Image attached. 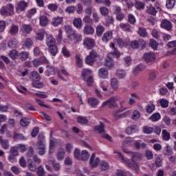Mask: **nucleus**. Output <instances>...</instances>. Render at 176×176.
<instances>
[{
  "label": "nucleus",
  "mask_w": 176,
  "mask_h": 176,
  "mask_svg": "<svg viewBox=\"0 0 176 176\" xmlns=\"http://www.w3.org/2000/svg\"><path fill=\"white\" fill-rule=\"evenodd\" d=\"M113 153H117L118 157L121 159L122 163H124V164H126L128 167L132 168V170H135V173H138L140 167H138V165L135 163V160L137 159V160H140V158L141 157L140 154L137 153H131L132 162L130 163L129 159L124 158L120 152L114 151Z\"/></svg>",
  "instance_id": "nucleus-1"
},
{
  "label": "nucleus",
  "mask_w": 176,
  "mask_h": 176,
  "mask_svg": "<svg viewBox=\"0 0 176 176\" xmlns=\"http://www.w3.org/2000/svg\"><path fill=\"white\" fill-rule=\"evenodd\" d=\"M65 31L69 38L72 41L75 39L76 41H82V34L76 33V32L72 30V27L69 25L64 26Z\"/></svg>",
  "instance_id": "nucleus-2"
},
{
  "label": "nucleus",
  "mask_w": 176,
  "mask_h": 176,
  "mask_svg": "<svg viewBox=\"0 0 176 176\" xmlns=\"http://www.w3.org/2000/svg\"><path fill=\"white\" fill-rule=\"evenodd\" d=\"M45 136L39 135L38 136L37 152L40 156H43L45 153L46 147L45 146Z\"/></svg>",
  "instance_id": "nucleus-3"
},
{
  "label": "nucleus",
  "mask_w": 176,
  "mask_h": 176,
  "mask_svg": "<svg viewBox=\"0 0 176 176\" xmlns=\"http://www.w3.org/2000/svg\"><path fill=\"white\" fill-rule=\"evenodd\" d=\"M14 12V6L13 4L10 3L2 7L0 10V13L1 16L4 17H8V16H12Z\"/></svg>",
  "instance_id": "nucleus-4"
},
{
  "label": "nucleus",
  "mask_w": 176,
  "mask_h": 176,
  "mask_svg": "<svg viewBox=\"0 0 176 176\" xmlns=\"http://www.w3.org/2000/svg\"><path fill=\"white\" fill-rule=\"evenodd\" d=\"M120 100V96H112L109 100L103 102L102 104V107H107L108 105L109 108H115L118 107V103L116 102L117 101H119Z\"/></svg>",
  "instance_id": "nucleus-5"
},
{
  "label": "nucleus",
  "mask_w": 176,
  "mask_h": 176,
  "mask_svg": "<svg viewBox=\"0 0 176 176\" xmlns=\"http://www.w3.org/2000/svg\"><path fill=\"white\" fill-rule=\"evenodd\" d=\"M98 57V54L97 52L92 50L89 52V54L85 58V63L89 65H93Z\"/></svg>",
  "instance_id": "nucleus-6"
},
{
  "label": "nucleus",
  "mask_w": 176,
  "mask_h": 176,
  "mask_svg": "<svg viewBox=\"0 0 176 176\" xmlns=\"http://www.w3.org/2000/svg\"><path fill=\"white\" fill-rule=\"evenodd\" d=\"M94 131L99 134H102L103 138H107L109 141H112V138L105 133V130L104 129V124L100 123L99 126H94Z\"/></svg>",
  "instance_id": "nucleus-7"
},
{
  "label": "nucleus",
  "mask_w": 176,
  "mask_h": 176,
  "mask_svg": "<svg viewBox=\"0 0 176 176\" xmlns=\"http://www.w3.org/2000/svg\"><path fill=\"white\" fill-rule=\"evenodd\" d=\"M82 45L85 49L91 50L96 45V41L90 37H85L82 41Z\"/></svg>",
  "instance_id": "nucleus-8"
},
{
  "label": "nucleus",
  "mask_w": 176,
  "mask_h": 176,
  "mask_svg": "<svg viewBox=\"0 0 176 176\" xmlns=\"http://www.w3.org/2000/svg\"><path fill=\"white\" fill-rule=\"evenodd\" d=\"M20 32L23 35H28L32 32V26L30 24L23 23L20 28Z\"/></svg>",
  "instance_id": "nucleus-9"
},
{
  "label": "nucleus",
  "mask_w": 176,
  "mask_h": 176,
  "mask_svg": "<svg viewBox=\"0 0 176 176\" xmlns=\"http://www.w3.org/2000/svg\"><path fill=\"white\" fill-rule=\"evenodd\" d=\"M98 75L100 79H108L109 73L108 72V69H107L105 67H102L98 69Z\"/></svg>",
  "instance_id": "nucleus-10"
},
{
  "label": "nucleus",
  "mask_w": 176,
  "mask_h": 176,
  "mask_svg": "<svg viewBox=\"0 0 176 176\" xmlns=\"http://www.w3.org/2000/svg\"><path fill=\"white\" fill-rule=\"evenodd\" d=\"M27 6H28V4L25 1H19L16 8V13H21V12H24V10H25L27 8Z\"/></svg>",
  "instance_id": "nucleus-11"
},
{
  "label": "nucleus",
  "mask_w": 176,
  "mask_h": 176,
  "mask_svg": "<svg viewBox=\"0 0 176 176\" xmlns=\"http://www.w3.org/2000/svg\"><path fill=\"white\" fill-rule=\"evenodd\" d=\"M64 18L62 16H54L52 19L51 24L53 27H58V25L63 24Z\"/></svg>",
  "instance_id": "nucleus-12"
},
{
  "label": "nucleus",
  "mask_w": 176,
  "mask_h": 176,
  "mask_svg": "<svg viewBox=\"0 0 176 176\" xmlns=\"http://www.w3.org/2000/svg\"><path fill=\"white\" fill-rule=\"evenodd\" d=\"M112 53H109L107 55V57L105 59L104 61V65L107 68H113V65H115V63H113V60H112Z\"/></svg>",
  "instance_id": "nucleus-13"
},
{
  "label": "nucleus",
  "mask_w": 176,
  "mask_h": 176,
  "mask_svg": "<svg viewBox=\"0 0 176 176\" xmlns=\"http://www.w3.org/2000/svg\"><path fill=\"white\" fill-rule=\"evenodd\" d=\"M162 28H164L166 31H171L173 30V24L171 22L167 19L162 20L161 23Z\"/></svg>",
  "instance_id": "nucleus-14"
},
{
  "label": "nucleus",
  "mask_w": 176,
  "mask_h": 176,
  "mask_svg": "<svg viewBox=\"0 0 176 176\" xmlns=\"http://www.w3.org/2000/svg\"><path fill=\"white\" fill-rule=\"evenodd\" d=\"M113 35V32L112 31H107L104 33L102 37V41L104 43H108L111 39H112Z\"/></svg>",
  "instance_id": "nucleus-15"
},
{
  "label": "nucleus",
  "mask_w": 176,
  "mask_h": 176,
  "mask_svg": "<svg viewBox=\"0 0 176 176\" xmlns=\"http://www.w3.org/2000/svg\"><path fill=\"white\" fill-rule=\"evenodd\" d=\"M94 28L91 25H85L83 29L85 35H93L94 34Z\"/></svg>",
  "instance_id": "nucleus-16"
},
{
  "label": "nucleus",
  "mask_w": 176,
  "mask_h": 176,
  "mask_svg": "<svg viewBox=\"0 0 176 176\" xmlns=\"http://www.w3.org/2000/svg\"><path fill=\"white\" fill-rule=\"evenodd\" d=\"M46 45L47 47L50 46H53L56 45V39L52 34H47L46 35Z\"/></svg>",
  "instance_id": "nucleus-17"
},
{
  "label": "nucleus",
  "mask_w": 176,
  "mask_h": 176,
  "mask_svg": "<svg viewBox=\"0 0 176 176\" xmlns=\"http://www.w3.org/2000/svg\"><path fill=\"white\" fill-rule=\"evenodd\" d=\"M39 24L41 27H47L49 25V18L45 15L40 16Z\"/></svg>",
  "instance_id": "nucleus-18"
},
{
  "label": "nucleus",
  "mask_w": 176,
  "mask_h": 176,
  "mask_svg": "<svg viewBox=\"0 0 176 176\" xmlns=\"http://www.w3.org/2000/svg\"><path fill=\"white\" fill-rule=\"evenodd\" d=\"M56 157L58 162L64 160V157H65V151L63 148H59L56 154Z\"/></svg>",
  "instance_id": "nucleus-19"
},
{
  "label": "nucleus",
  "mask_w": 176,
  "mask_h": 176,
  "mask_svg": "<svg viewBox=\"0 0 176 176\" xmlns=\"http://www.w3.org/2000/svg\"><path fill=\"white\" fill-rule=\"evenodd\" d=\"M143 58L146 63H151L155 60V54L152 52L145 53L143 56Z\"/></svg>",
  "instance_id": "nucleus-20"
},
{
  "label": "nucleus",
  "mask_w": 176,
  "mask_h": 176,
  "mask_svg": "<svg viewBox=\"0 0 176 176\" xmlns=\"http://www.w3.org/2000/svg\"><path fill=\"white\" fill-rule=\"evenodd\" d=\"M45 35H46V31L43 29H40L36 32V39L43 41Z\"/></svg>",
  "instance_id": "nucleus-21"
},
{
  "label": "nucleus",
  "mask_w": 176,
  "mask_h": 176,
  "mask_svg": "<svg viewBox=\"0 0 176 176\" xmlns=\"http://www.w3.org/2000/svg\"><path fill=\"white\" fill-rule=\"evenodd\" d=\"M89 163L91 165V167H97L100 163V159L96 158V154L93 153L91 156Z\"/></svg>",
  "instance_id": "nucleus-22"
},
{
  "label": "nucleus",
  "mask_w": 176,
  "mask_h": 176,
  "mask_svg": "<svg viewBox=\"0 0 176 176\" xmlns=\"http://www.w3.org/2000/svg\"><path fill=\"white\" fill-rule=\"evenodd\" d=\"M104 31L105 28L101 24L98 25L96 28V34L97 36H102Z\"/></svg>",
  "instance_id": "nucleus-23"
},
{
  "label": "nucleus",
  "mask_w": 176,
  "mask_h": 176,
  "mask_svg": "<svg viewBox=\"0 0 176 176\" xmlns=\"http://www.w3.org/2000/svg\"><path fill=\"white\" fill-rule=\"evenodd\" d=\"M91 74H93L91 70L89 69H84L82 71V78L83 80H85V79H87L88 78H90V76H93Z\"/></svg>",
  "instance_id": "nucleus-24"
},
{
  "label": "nucleus",
  "mask_w": 176,
  "mask_h": 176,
  "mask_svg": "<svg viewBox=\"0 0 176 176\" xmlns=\"http://www.w3.org/2000/svg\"><path fill=\"white\" fill-rule=\"evenodd\" d=\"M46 71H45V74H47V76H50L52 75H54V74H56V69L54 68V67L47 65L46 66Z\"/></svg>",
  "instance_id": "nucleus-25"
},
{
  "label": "nucleus",
  "mask_w": 176,
  "mask_h": 176,
  "mask_svg": "<svg viewBox=\"0 0 176 176\" xmlns=\"http://www.w3.org/2000/svg\"><path fill=\"white\" fill-rule=\"evenodd\" d=\"M110 85L113 90L116 91L118 90V89H119V81L116 78H113L111 79Z\"/></svg>",
  "instance_id": "nucleus-26"
},
{
  "label": "nucleus",
  "mask_w": 176,
  "mask_h": 176,
  "mask_svg": "<svg viewBox=\"0 0 176 176\" xmlns=\"http://www.w3.org/2000/svg\"><path fill=\"white\" fill-rule=\"evenodd\" d=\"M88 104L90 105V107H91V108H96V107L100 104V102L96 98H89L88 99Z\"/></svg>",
  "instance_id": "nucleus-27"
},
{
  "label": "nucleus",
  "mask_w": 176,
  "mask_h": 176,
  "mask_svg": "<svg viewBox=\"0 0 176 176\" xmlns=\"http://www.w3.org/2000/svg\"><path fill=\"white\" fill-rule=\"evenodd\" d=\"M73 24L77 30H82V19L80 18H75L73 21Z\"/></svg>",
  "instance_id": "nucleus-28"
},
{
  "label": "nucleus",
  "mask_w": 176,
  "mask_h": 176,
  "mask_svg": "<svg viewBox=\"0 0 176 176\" xmlns=\"http://www.w3.org/2000/svg\"><path fill=\"white\" fill-rule=\"evenodd\" d=\"M114 43H117L119 47H124V46H127V41H124L119 37L114 39Z\"/></svg>",
  "instance_id": "nucleus-29"
},
{
  "label": "nucleus",
  "mask_w": 176,
  "mask_h": 176,
  "mask_svg": "<svg viewBox=\"0 0 176 176\" xmlns=\"http://www.w3.org/2000/svg\"><path fill=\"white\" fill-rule=\"evenodd\" d=\"M10 35H16L19 34V25L12 24L8 31Z\"/></svg>",
  "instance_id": "nucleus-30"
},
{
  "label": "nucleus",
  "mask_w": 176,
  "mask_h": 176,
  "mask_svg": "<svg viewBox=\"0 0 176 176\" xmlns=\"http://www.w3.org/2000/svg\"><path fill=\"white\" fill-rule=\"evenodd\" d=\"M138 132V128L137 127V125H131V126L128 127L126 129V134H133L134 133Z\"/></svg>",
  "instance_id": "nucleus-31"
},
{
  "label": "nucleus",
  "mask_w": 176,
  "mask_h": 176,
  "mask_svg": "<svg viewBox=\"0 0 176 176\" xmlns=\"http://www.w3.org/2000/svg\"><path fill=\"white\" fill-rule=\"evenodd\" d=\"M109 46L113 50L112 52H110V53H111V55L116 56V57H117V58H119V57H120V52H119V51L117 50L116 48L115 47V43H110Z\"/></svg>",
  "instance_id": "nucleus-32"
},
{
  "label": "nucleus",
  "mask_w": 176,
  "mask_h": 176,
  "mask_svg": "<svg viewBox=\"0 0 176 176\" xmlns=\"http://www.w3.org/2000/svg\"><path fill=\"white\" fill-rule=\"evenodd\" d=\"M48 48L52 56H56L57 53H58V48L57 47L56 44H54V45H50V47H48Z\"/></svg>",
  "instance_id": "nucleus-33"
},
{
  "label": "nucleus",
  "mask_w": 176,
  "mask_h": 176,
  "mask_svg": "<svg viewBox=\"0 0 176 176\" xmlns=\"http://www.w3.org/2000/svg\"><path fill=\"white\" fill-rule=\"evenodd\" d=\"M19 51L16 50H12L10 51L8 56L12 60H16V58H19Z\"/></svg>",
  "instance_id": "nucleus-34"
},
{
  "label": "nucleus",
  "mask_w": 176,
  "mask_h": 176,
  "mask_svg": "<svg viewBox=\"0 0 176 176\" xmlns=\"http://www.w3.org/2000/svg\"><path fill=\"white\" fill-rule=\"evenodd\" d=\"M120 28L122 31H126V32H131V25L129 23H120Z\"/></svg>",
  "instance_id": "nucleus-35"
},
{
  "label": "nucleus",
  "mask_w": 176,
  "mask_h": 176,
  "mask_svg": "<svg viewBox=\"0 0 176 176\" xmlns=\"http://www.w3.org/2000/svg\"><path fill=\"white\" fill-rule=\"evenodd\" d=\"M100 169L101 171H107V170H109V164L105 161H102L100 164Z\"/></svg>",
  "instance_id": "nucleus-36"
},
{
  "label": "nucleus",
  "mask_w": 176,
  "mask_h": 176,
  "mask_svg": "<svg viewBox=\"0 0 176 176\" xmlns=\"http://www.w3.org/2000/svg\"><path fill=\"white\" fill-rule=\"evenodd\" d=\"M13 138L19 141H24L27 140V138L25 135H23V133H17L16 132L14 133Z\"/></svg>",
  "instance_id": "nucleus-37"
},
{
  "label": "nucleus",
  "mask_w": 176,
  "mask_h": 176,
  "mask_svg": "<svg viewBox=\"0 0 176 176\" xmlns=\"http://www.w3.org/2000/svg\"><path fill=\"white\" fill-rule=\"evenodd\" d=\"M17 39H16L15 38H10L9 41H8V47H10L11 49H13L14 47H16V46H17Z\"/></svg>",
  "instance_id": "nucleus-38"
},
{
  "label": "nucleus",
  "mask_w": 176,
  "mask_h": 176,
  "mask_svg": "<svg viewBox=\"0 0 176 176\" xmlns=\"http://www.w3.org/2000/svg\"><path fill=\"white\" fill-rule=\"evenodd\" d=\"M30 56V54L25 51H23L19 54V57L22 61H25Z\"/></svg>",
  "instance_id": "nucleus-39"
},
{
  "label": "nucleus",
  "mask_w": 176,
  "mask_h": 176,
  "mask_svg": "<svg viewBox=\"0 0 176 176\" xmlns=\"http://www.w3.org/2000/svg\"><path fill=\"white\" fill-rule=\"evenodd\" d=\"M29 124H30V119L25 117H23L20 120V126H21L22 127H27V126H28Z\"/></svg>",
  "instance_id": "nucleus-40"
},
{
  "label": "nucleus",
  "mask_w": 176,
  "mask_h": 176,
  "mask_svg": "<svg viewBox=\"0 0 176 176\" xmlns=\"http://www.w3.org/2000/svg\"><path fill=\"white\" fill-rule=\"evenodd\" d=\"M83 80H84V82H86L87 85L89 87H91V86H94V78L93 76L89 77L88 78H85Z\"/></svg>",
  "instance_id": "nucleus-41"
},
{
  "label": "nucleus",
  "mask_w": 176,
  "mask_h": 176,
  "mask_svg": "<svg viewBox=\"0 0 176 176\" xmlns=\"http://www.w3.org/2000/svg\"><path fill=\"white\" fill-rule=\"evenodd\" d=\"M28 167L30 171H36V165L32 162V160L28 161Z\"/></svg>",
  "instance_id": "nucleus-42"
},
{
  "label": "nucleus",
  "mask_w": 176,
  "mask_h": 176,
  "mask_svg": "<svg viewBox=\"0 0 176 176\" xmlns=\"http://www.w3.org/2000/svg\"><path fill=\"white\" fill-rule=\"evenodd\" d=\"M77 122L81 124H87V123H89V120H87V117L79 116L77 118Z\"/></svg>",
  "instance_id": "nucleus-43"
},
{
  "label": "nucleus",
  "mask_w": 176,
  "mask_h": 176,
  "mask_svg": "<svg viewBox=\"0 0 176 176\" xmlns=\"http://www.w3.org/2000/svg\"><path fill=\"white\" fill-rule=\"evenodd\" d=\"M99 10L102 16H107L109 14V10L107 7H100Z\"/></svg>",
  "instance_id": "nucleus-44"
},
{
  "label": "nucleus",
  "mask_w": 176,
  "mask_h": 176,
  "mask_svg": "<svg viewBox=\"0 0 176 176\" xmlns=\"http://www.w3.org/2000/svg\"><path fill=\"white\" fill-rule=\"evenodd\" d=\"M135 8L138 10H142L145 9V3H144L143 2H141V1H136L135 3Z\"/></svg>",
  "instance_id": "nucleus-45"
},
{
  "label": "nucleus",
  "mask_w": 176,
  "mask_h": 176,
  "mask_svg": "<svg viewBox=\"0 0 176 176\" xmlns=\"http://www.w3.org/2000/svg\"><path fill=\"white\" fill-rule=\"evenodd\" d=\"M138 34L142 38H146V36H148V32H146V29L144 28H139Z\"/></svg>",
  "instance_id": "nucleus-46"
},
{
  "label": "nucleus",
  "mask_w": 176,
  "mask_h": 176,
  "mask_svg": "<svg viewBox=\"0 0 176 176\" xmlns=\"http://www.w3.org/2000/svg\"><path fill=\"white\" fill-rule=\"evenodd\" d=\"M144 69V65H138L136 67L133 69V75L136 76V75H138L141 71Z\"/></svg>",
  "instance_id": "nucleus-47"
},
{
  "label": "nucleus",
  "mask_w": 176,
  "mask_h": 176,
  "mask_svg": "<svg viewBox=\"0 0 176 176\" xmlns=\"http://www.w3.org/2000/svg\"><path fill=\"white\" fill-rule=\"evenodd\" d=\"M113 116L114 120H118V119H121V118H123V116H124V113L122 114L120 113V110H118L113 113Z\"/></svg>",
  "instance_id": "nucleus-48"
},
{
  "label": "nucleus",
  "mask_w": 176,
  "mask_h": 176,
  "mask_svg": "<svg viewBox=\"0 0 176 176\" xmlns=\"http://www.w3.org/2000/svg\"><path fill=\"white\" fill-rule=\"evenodd\" d=\"M31 75L33 82L41 80V76L39 75V74H38L37 72H32Z\"/></svg>",
  "instance_id": "nucleus-49"
},
{
  "label": "nucleus",
  "mask_w": 176,
  "mask_h": 176,
  "mask_svg": "<svg viewBox=\"0 0 176 176\" xmlns=\"http://www.w3.org/2000/svg\"><path fill=\"white\" fill-rule=\"evenodd\" d=\"M89 152L87 151H82L80 155V160H87L89 157Z\"/></svg>",
  "instance_id": "nucleus-50"
},
{
  "label": "nucleus",
  "mask_w": 176,
  "mask_h": 176,
  "mask_svg": "<svg viewBox=\"0 0 176 176\" xmlns=\"http://www.w3.org/2000/svg\"><path fill=\"white\" fill-rule=\"evenodd\" d=\"M76 63L79 68H82L83 67V60L80 58V55H76Z\"/></svg>",
  "instance_id": "nucleus-51"
},
{
  "label": "nucleus",
  "mask_w": 176,
  "mask_h": 176,
  "mask_svg": "<svg viewBox=\"0 0 176 176\" xmlns=\"http://www.w3.org/2000/svg\"><path fill=\"white\" fill-rule=\"evenodd\" d=\"M159 102L162 108H168L169 102L166 99L162 98Z\"/></svg>",
  "instance_id": "nucleus-52"
},
{
  "label": "nucleus",
  "mask_w": 176,
  "mask_h": 176,
  "mask_svg": "<svg viewBox=\"0 0 176 176\" xmlns=\"http://www.w3.org/2000/svg\"><path fill=\"white\" fill-rule=\"evenodd\" d=\"M162 138L164 141H168L170 138V133H168L166 129L162 131Z\"/></svg>",
  "instance_id": "nucleus-53"
},
{
  "label": "nucleus",
  "mask_w": 176,
  "mask_h": 176,
  "mask_svg": "<svg viewBox=\"0 0 176 176\" xmlns=\"http://www.w3.org/2000/svg\"><path fill=\"white\" fill-rule=\"evenodd\" d=\"M58 34L55 36V38L57 41V42H61L63 40V30L61 29H58Z\"/></svg>",
  "instance_id": "nucleus-54"
},
{
  "label": "nucleus",
  "mask_w": 176,
  "mask_h": 176,
  "mask_svg": "<svg viewBox=\"0 0 176 176\" xmlns=\"http://www.w3.org/2000/svg\"><path fill=\"white\" fill-rule=\"evenodd\" d=\"M109 86V83L107 80H103L100 82V87L104 91H108V87Z\"/></svg>",
  "instance_id": "nucleus-55"
},
{
  "label": "nucleus",
  "mask_w": 176,
  "mask_h": 176,
  "mask_svg": "<svg viewBox=\"0 0 176 176\" xmlns=\"http://www.w3.org/2000/svg\"><path fill=\"white\" fill-rule=\"evenodd\" d=\"M176 0H167L166 6L168 9H173L175 5Z\"/></svg>",
  "instance_id": "nucleus-56"
},
{
  "label": "nucleus",
  "mask_w": 176,
  "mask_h": 176,
  "mask_svg": "<svg viewBox=\"0 0 176 176\" xmlns=\"http://www.w3.org/2000/svg\"><path fill=\"white\" fill-rule=\"evenodd\" d=\"M164 151H165L164 155H166V156L173 155V148H171V146H170V144L166 145Z\"/></svg>",
  "instance_id": "nucleus-57"
},
{
  "label": "nucleus",
  "mask_w": 176,
  "mask_h": 176,
  "mask_svg": "<svg viewBox=\"0 0 176 176\" xmlns=\"http://www.w3.org/2000/svg\"><path fill=\"white\" fill-rule=\"evenodd\" d=\"M116 76L119 79H123L126 77V72L124 70H118L116 73Z\"/></svg>",
  "instance_id": "nucleus-58"
},
{
  "label": "nucleus",
  "mask_w": 176,
  "mask_h": 176,
  "mask_svg": "<svg viewBox=\"0 0 176 176\" xmlns=\"http://www.w3.org/2000/svg\"><path fill=\"white\" fill-rule=\"evenodd\" d=\"M82 21L85 23L87 25L92 24L93 19L90 17V15H87L82 19Z\"/></svg>",
  "instance_id": "nucleus-59"
},
{
  "label": "nucleus",
  "mask_w": 176,
  "mask_h": 176,
  "mask_svg": "<svg viewBox=\"0 0 176 176\" xmlns=\"http://www.w3.org/2000/svg\"><path fill=\"white\" fill-rule=\"evenodd\" d=\"M36 13V8H32L28 11L27 17L31 19Z\"/></svg>",
  "instance_id": "nucleus-60"
},
{
  "label": "nucleus",
  "mask_w": 176,
  "mask_h": 176,
  "mask_svg": "<svg viewBox=\"0 0 176 176\" xmlns=\"http://www.w3.org/2000/svg\"><path fill=\"white\" fill-rule=\"evenodd\" d=\"M143 133H144V134H151V133H153V128L145 126L143 127Z\"/></svg>",
  "instance_id": "nucleus-61"
},
{
  "label": "nucleus",
  "mask_w": 176,
  "mask_h": 176,
  "mask_svg": "<svg viewBox=\"0 0 176 176\" xmlns=\"http://www.w3.org/2000/svg\"><path fill=\"white\" fill-rule=\"evenodd\" d=\"M47 8L51 12H56V10H57V9L58 8V6L56 3H50L47 6Z\"/></svg>",
  "instance_id": "nucleus-62"
},
{
  "label": "nucleus",
  "mask_w": 176,
  "mask_h": 176,
  "mask_svg": "<svg viewBox=\"0 0 176 176\" xmlns=\"http://www.w3.org/2000/svg\"><path fill=\"white\" fill-rule=\"evenodd\" d=\"M128 21L129 23H130V24L134 25L135 24V16L132 14H129L128 15Z\"/></svg>",
  "instance_id": "nucleus-63"
},
{
  "label": "nucleus",
  "mask_w": 176,
  "mask_h": 176,
  "mask_svg": "<svg viewBox=\"0 0 176 176\" xmlns=\"http://www.w3.org/2000/svg\"><path fill=\"white\" fill-rule=\"evenodd\" d=\"M37 175L38 176H45V169L42 166H40L37 168Z\"/></svg>",
  "instance_id": "nucleus-64"
}]
</instances>
